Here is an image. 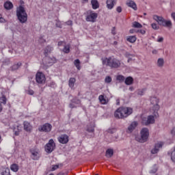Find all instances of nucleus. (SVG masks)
<instances>
[{"label":"nucleus","mask_w":175,"mask_h":175,"mask_svg":"<svg viewBox=\"0 0 175 175\" xmlns=\"http://www.w3.org/2000/svg\"><path fill=\"white\" fill-rule=\"evenodd\" d=\"M150 173H157V169L150 170Z\"/></svg>","instance_id":"nucleus-51"},{"label":"nucleus","mask_w":175,"mask_h":175,"mask_svg":"<svg viewBox=\"0 0 175 175\" xmlns=\"http://www.w3.org/2000/svg\"><path fill=\"white\" fill-rule=\"evenodd\" d=\"M116 3H117V0H107L106 1L107 8L109 10H111V9H113V8H114V5H116Z\"/></svg>","instance_id":"nucleus-15"},{"label":"nucleus","mask_w":175,"mask_h":175,"mask_svg":"<svg viewBox=\"0 0 175 175\" xmlns=\"http://www.w3.org/2000/svg\"><path fill=\"white\" fill-rule=\"evenodd\" d=\"M133 113V109L131 107H120L115 113L116 118H126L129 116Z\"/></svg>","instance_id":"nucleus-3"},{"label":"nucleus","mask_w":175,"mask_h":175,"mask_svg":"<svg viewBox=\"0 0 175 175\" xmlns=\"http://www.w3.org/2000/svg\"><path fill=\"white\" fill-rule=\"evenodd\" d=\"M113 150L112 149H107L106 151V157L107 158H111L113 157Z\"/></svg>","instance_id":"nucleus-28"},{"label":"nucleus","mask_w":175,"mask_h":175,"mask_svg":"<svg viewBox=\"0 0 175 175\" xmlns=\"http://www.w3.org/2000/svg\"><path fill=\"white\" fill-rule=\"evenodd\" d=\"M151 27L152 29H154L155 31H158V29H159V25L155 23H152Z\"/></svg>","instance_id":"nucleus-36"},{"label":"nucleus","mask_w":175,"mask_h":175,"mask_svg":"<svg viewBox=\"0 0 175 175\" xmlns=\"http://www.w3.org/2000/svg\"><path fill=\"white\" fill-rule=\"evenodd\" d=\"M150 136V131L148 128H143L140 131V136H137L135 140L139 143H146L148 140Z\"/></svg>","instance_id":"nucleus-6"},{"label":"nucleus","mask_w":175,"mask_h":175,"mask_svg":"<svg viewBox=\"0 0 175 175\" xmlns=\"http://www.w3.org/2000/svg\"><path fill=\"white\" fill-rule=\"evenodd\" d=\"M111 77H106L105 78V83H111Z\"/></svg>","instance_id":"nucleus-40"},{"label":"nucleus","mask_w":175,"mask_h":175,"mask_svg":"<svg viewBox=\"0 0 175 175\" xmlns=\"http://www.w3.org/2000/svg\"><path fill=\"white\" fill-rule=\"evenodd\" d=\"M131 33H133V30H130Z\"/></svg>","instance_id":"nucleus-60"},{"label":"nucleus","mask_w":175,"mask_h":175,"mask_svg":"<svg viewBox=\"0 0 175 175\" xmlns=\"http://www.w3.org/2000/svg\"><path fill=\"white\" fill-rule=\"evenodd\" d=\"M59 167V165H53V167H52V172H54V170H57V169H58Z\"/></svg>","instance_id":"nucleus-41"},{"label":"nucleus","mask_w":175,"mask_h":175,"mask_svg":"<svg viewBox=\"0 0 175 175\" xmlns=\"http://www.w3.org/2000/svg\"><path fill=\"white\" fill-rule=\"evenodd\" d=\"M15 135H16V136H18V135H19L18 131H16Z\"/></svg>","instance_id":"nucleus-58"},{"label":"nucleus","mask_w":175,"mask_h":175,"mask_svg":"<svg viewBox=\"0 0 175 175\" xmlns=\"http://www.w3.org/2000/svg\"><path fill=\"white\" fill-rule=\"evenodd\" d=\"M68 25H72V21H68L67 22Z\"/></svg>","instance_id":"nucleus-53"},{"label":"nucleus","mask_w":175,"mask_h":175,"mask_svg":"<svg viewBox=\"0 0 175 175\" xmlns=\"http://www.w3.org/2000/svg\"><path fill=\"white\" fill-rule=\"evenodd\" d=\"M115 132H116V129H109V130L108 131V133H111V135H112L113 133H114Z\"/></svg>","instance_id":"nucleus-44"},{"label":"nucleus","mask_w":175,"mask_h":175,"mask_svg":"<svg viewBox=\"0 0 175 175\" xmlns=\"http://www.w3.org/2000/svg\"><path fill=\"white\" fill-rule=\"evenodd\" d=\"M146 88L139 89L138 90H137V95H140L141 96H142V95H144V94H146Z\"/></svg>","instance_id":"nucleus-29"},{"label":"nucleus","mask_w":175,"mask_h":175,"mask_svg":"<svg viewBox=\"0 0 175 175\" xmlns=\"http://www.w3.org/2000/svg\"><path fill=\"white\" fill-rule=\"evenodd\" d=\"M54 50V48L51 46H47L44 49V55H47L48 54H50L51 51Z\"/></svg>","instance_id":"nucleus-21"},{"label":"nucleus","mask_w":175,"mask_h":175,"mask_svg":"<svg viewBox=\"0 0 175 175\" xmlns=\"http://www.w3.org/2000/svg\"><path fill=\"white\" fill-rule=\"evenodd\" d=\"M126 40L130 43H135V42H136V36H129L127 37Z\"/></svg>","instance_id":"nucleus-25"},{"label":"nucleus","mask_w":175,"mask_h":175,"mask_svg":"<svg viewBox=\"0 0 175 175\" xmlns=\"http://www.w3.org/2000/svg\"><path fill=\"white\" fill-rule=\"evenodd\" d=\"M45 151L48 154H51L53 150H55V142L53 139H51L45 146Z\"/></svg>","instance_id":"nucleus-8"},{"label":"nucleus","mask_w":175,"mask_h":175,"mask_svg":"<svg viewBox=\"0 0 175 175\" xmlns=\"http://www.w3.org/2000/svg\"><path fill=\"white\" fill-rule=\"evenodd\" d=\"M134 90H135V88H133V86H131V87L129 88V90H130V91H133Z\"/></svg>","instance_id":"nucleus-55"},{"label":"nucleus","mask_w":175,"mask_h":175,"mask_svg":"<svg viewBox=\"0 0 175 175\" xmlns=\"http://www.w3.org/2000/svg\"><path fill=\"white\" fill-rule=\"evenodd\" d=\"M74 64L76 66V68L78 69V70H80L81 67H80V60L79 59H77L74 62Z\"/></svg>","instance_id":"nucleus-33"},{"label":"nucleus","mask_w":175,"mask_h":175,"mask_svg":"<svg viewBox=\"0 0 175 175\" xmlns=\"http://www.w3.org/2000/svg\"><path fill=\"white\" fill-rule=\"evenodd\" d=\"M126 6L129 8H131V9H133V10H137V5H136V3L132 0H127L126 2Z\"/></svg>","instance_id":"nucleus-16"},{"label":"nucleus","mask_w":175,"mask_h":175,"mask_svg":"<svg viewBox=\"0 0 175 175\" xmlns=\"http://www.w3.org/2000/svg\"><path fill=\"white\" fill-rule=\"evenodd\" d=\"M138 123L136 121H134L133 122H131V124L129 126L128 129H127V133H132V132H133L135 131V129H136V127L137 126Z\"/></svg>","instance_id":"nucleus-14"},{"label":"nucleus","mask_w":175,"mask_h":175,"mask_svg":"<svg viewBox=\"0 0 175 175\" xmlns=\"http://www.w3.org/2000/svg\"><path fill=\"white\" fill-rule=\"evenodd\" d=\"M163 65H165V60L163 58H159L157 60V66H159V68H163Z\"/></svg>","instance_id":"nucleus-22"},{"label":"nucleus","mask_w":175,"mask_h":175,"mask_svg":"<svg viewBox=\"0 0 175 175\" xmlns=\"http://www.w3.org/2000/svg\"><path fill=\"white\" fill-rule=\"evenodd\" d=\"M116 12H118V13H121V12H122V8H121V6L117 7Z\"/></svg>","instance_id":"nucleus-42"},{"label":"nucleus","mask_w":175,"mask_h":175,"mask_svg":"<svg viewBox=\"0 0 175 175\" xmlns=\"http://www.w3.org/2000/svg\"><path fill=\"white\" fill-rule=\"evenodd\" d=\"M36 80L38 84H44L46 83V77L43 72H37Z\"/></svg>","instance_id":"nucleus-9"},{"label":"nucleus","mask_w":175,"mask_h":175,"mask_svg":"<svg viewBox=\"0 0 175 175\" xmlns=\"http://www.w3.org/2000/svg\"><path fill=\"white\" fill-rule=\"evenodd\" d=\"M150 103L151 107L150 111L152 115L142 118V124L146 126L150 125V124H155V119L157 117H159V113H158L159 109H161V106L159 105V98L157 97H151Z\"/></svg>","instance_id":"nucleus-1"},{"label":"nucleus","mask_w":175,"mask_h":175,"mask_svg":"<svg viewBox=\"0 0 175 175\" xmlns=\"http://www.w3.org/2000/svg\"><path fill=\"white\" fill-rule=\"evenodd\" d=\"M63 52L66 54H69V53H70V45H65L64 48L63 49Z\"/></svg>","instance_id":"nucleus-27"},{"label":"nucleus","mask_w":175,"mask_h":175,"mask_svg":"<svg viewBox=\"0 0 175 175\" xmlns=\"http://www.w3.org/2000/svg\"><path fill=\"white\" fill-rule=\"evenodd\" d=\"M16 16L21 24H24L28 21V14L23 5H20L16 8Z\"/></svg>","instance_id":"nucleus-4"},{"label":"nucleus","mask_w":175,"mask_h":175,"mask_svg":"<svg viewBox=\"0 0 175 175\" xmlns=\"http://www.w3.org/2000/svg\"><path fill=\"white\" fill-rule=\"evenodd\" d=\"M139 32L140 33H142V35H144V33H146V31H145V30H143V29L139 30Z\"/></svg>","instance_id":"nucleus-49"},{"label":"nucleus","mask_w":175,"mask_h":175,"mask_svg":"<svg viewBox=\"0 0 175 175\" xmlns=\"http://www.w3.org/2000/svg\"><path fill=\"white\" fill-rule=\"evenodd\" d=\"M31 154V159H33V161H38L39 158H40V151H39V149L33 148L30 150Z\"/></svg>","instance_id":"nucleus-10"},{"label":"nucleus","mask_w":175,"mask_h":175,"mask_svg":"<svg viewBox=\"0 0 175 175\" xmlns=\"http://www.w3.org/2000/svg\"><path fill=\"white\" fill-rule=\"evenodd\" d=\"M3 109L2 104L0 103V113L2 111Z\"/></svg>","instance_id":"nucleus-54"},{"label":"nucleus","mask_w":175,"mask_h":175,"mask_svg":"<svg viewBox=\"0 0 175 175\" xmlns=\"http://www.w3.org/2000/svg\"><path fill=\"white\" fill-rule=\"evenodd\" d=\"M23 126L25 131H26L27 132H31V131H32V126H31V124H29V122H24Z\"/></svg>","instance_id":"nucleus-17"},{"label":"nucleus","mask_w":175,"mask_h":175,"mask_svg":"<svg viewBox=\"0 0 175 175\" xmlns=\"http://www.w3.org/2000/svg\"><path fill=\"white\" fill-rule=\"evenodd\" d=\"M70 107L71 109H73V108L75 107V106H73V104H70Z\"/></svg>","instance_id":"nucleus-56"},{"label":"nucleus","mask_w":175,"mask_h":175,"mask_svg":"<svg viewBox=\"0 0 175 175\" xmlns=\"http://www.w3.org/2000/svg\"><path fill=\"white\" fill-rule=\"evenodd\" d=\"M0 23H6V20H5L3 17H2V15H0Z\"/></svg>","instance_id":"nucleus-43"},{"label":"nucleus","mask_w":175,"mask_h":175,"mask_svg":"<svg viewBox=\"0 0 175 175\" xmlns=\"http://www.w3.org/2000/svg\"><path fill=\"white\" fill-rule=\"evenodd\" d=\"M99 101L102 105H106L107 103V99L105 98L104 95H100L98 97Z\"/></svg>","instance_id":"nucleus-23"},{"label":"nucleus","mask_w":175,"mask_h":175,"mask_svg":"<svg viewBox=\"0 0 175 175\" xmlns=\"http://www.w3.org/2000/svg\"><path fill=\"white\" fill-rule=\"evenodd\" d=\"M91 5L94 10H96V9H99V2L98 1V0H92Z\"/></svg>","instance_id":"nucleus-19"},{"label":"nucleus","mask_w":175,"mask_h":175,"mask_svg":"<svg viewBox=\"0 0 175 175\" xmlns=\"http://www.w3.org/2000/svg\"><path fill=\"white\" fill-rule=\"evenodd\" d=\"M59 143L61 144H66L69 142V136L66 134H64L57 137Z\"/></svg>","instance_id":"nucleus-13"},{"label":"nucleus","mask_w":175,"mask_h":175,"mask_svg":"<svg viewBox=\"0 0 175 175\" xmlns=\"http://www.w3.org/2000/svg\"><path fill=\"white\" fill-rule=\"evenodd\" d=\"M170 133H171L173 139H175V126L172 129Z\"/></svg>","instance_id":"nucleus-39"},{"label":"nucleus","mask_w":175,"mask_h":175,"mask_svg":"<svg viewBox=\"0 0 175 175\" xmlns=\"http://www.w3.org/2000/svg\"><path fill=\"white\" fill-rule=\"evenodd\" d=\"M25 92L26 94H27L28 95H33V94H35V92H33V90H32L31 88H28L27 89H25Z\"/></svg>","instance_id":"nucleus-37"},{"label":"nucleus","mask_w":175,"mask_h":175,"mask_svg":"<svg viewBox=\"0 0 175 175\" xmlns=\"http://www.w3.org/2000/svg\"><path fill=\"white\" fill-rule=\"evenodd\" d=\"M95 126H94V124H92L91 126H88L87 129V131L90 132V133H93L94 132L95 129H94Z\"/></svg>","instance_id":"nucleus-34"},{"label":"nucleus","mask_w":175,"mask_h":175,"mask_svg":"<svg viewBox=\"0 0 175 175\" xmlns=\"http://www.w3.org/2000/svg\"><path fill=\"white\" fill-rule=\"evenodd\" d=\"M64 44H65V42H64V41H59L58 42L59 47H61V46H64Z\"/></svg>","instance_id":"nucleus-45"},{"label":"nucleus","mask_w":175,"mask_h":175,"mask_svg":"<svg viewBox=\"0 0 175 175\" xmlns=\"http://www.w3.org/2000/svg\"><path fill=\"white\" fill-rule=\"evenodd\" d=\"M53 126L49 123H46L38 129L40 132H51Z\"/></svg>","instance_id":"nucleus-12"},{"label":"nucleus","mask_w":175,"mask_h":175,"mask_svg":"<svg viewBox=\"0 0 175 175\" xmlns=\"http://www.w3.org/2000/svg\"><path fill=\"white\" fill-rule=\"evenodd\" d=\"M75 83H76V79L75 78H70L68 85L70 88H73L75 87Z\"/></svg>","instance_id":"nucleus-24"},{"label":"nucleus","mask_w":175,"mask_h":175,"mask_svg":"<svg viewBox=\"0 0 175 175\" xmlns=\"http://www.w3.org/2000/svg\"><path fill=\"white\" fill-rule=\"evenodd\" d=\"M157 42H159V43H161V42H163V37H159L157 39Z\"/></svg>","instance_id":"nucleus-46"},{"label":"nucleus","mask_w":175,"mask_h":175,"mask_svg":"<svg viewBox=\"0 0 175 175\" xmlns=\"http://www.w3.org/2000/svg\"><path fill=\"white\" fill-rule=\"evenodd\" d=\"M126 57L129 58V57H131V54H129V53H126Z\"/></svg>","instance_id":"nucleus-52"},{"label":"nucleus","mask_w":175,"mask_h":175,"mask_svg":"<svg viewBox=\"0 0 175 175\" xmlns=\"http://www.w3.org/2000/svg\"><path fill=\"white\" fill-rule=\"evenodd\" d=\"M57 175H64V174H62V173H59Z\"/></svg>","instance_id":"nucleus-62"},{"label":"nucleus","mask_w":175,"mask_h":175,"mask_svg":"<svg viewBox=\"0 0 175 175\" xmlns=\"http://www.w3.org/2000/svg\"><path fill=\"white\" fill-rule=\"evenodd\" d=\"M83 2H88V0H83Z\"/></svg>","instance_id":"nucleus-61"},{"label":"nucleus","mask_w":175,"mask_h":175,"mask_svg":"<svg viewBox=\"0 0 175 175\" xmlns=\"http://www.w3.org/2000/svg\"><path fill=\"white\" fill-rule=\"evenodd\" d=\"M153 20L156 21L159 25L162 27H167L168 28H172V21L166 20L163 17L158 16V15H153L152 16Z\"/></svg>","instance_id":"nucleus-5"},{"label":"nucleus","mask_w":175,"mask_h":175,"mask_svg":"<svg viewBox=\"0 0 175 175\" xmlns=\"http://www.w3.org/2000/svg\"><path fill=\"white\" fill-rule=\"evenodd\" d=\"M46 42V40H44L43 38L40 39V43H44Z\"/></svg>","instance_id":"nucleus-50"},{"label":"nucleus","mask_w":175,"mask_h":175,"mask_svg":"<svg viewBox=\"0 0 175 175\" xmlns=\"http://www.w3.org/2000/svg\"><path fill=\"white\" fill-rule=\"evenodd\" d=\"M72 102L73 103H77V105H80V100H77L76 101V100L73 99Z\"/></svg>","instance_id":"nucleus-47"},{"label":"nucleus","mask_w":175,"mask_h":175,"mask_svg":"<svg viewBox=\"0 0 175 175\" xmlns=\"http://www.w3.org/2000/svg\"><path fill=\"white\" fill-rule=\"evenodd\" d=\"M163 144H164L163 142H159L157 144H155L154 148L153 149H152V150H151V153L152 154H158V152H159V150H161V148H162Z\"/></svg>","instance_id":"nucleus-11"},{"label":"nucleus","mask_w":175,"mask_h":175,"mask_svg":"<svg viewBox=\"0 0 175 175\" xmlns=\"http://www.w3.org/2000/svg\"><path fill=\"white\" fill-rule=\"evenodd\" d=\"M6 102H8V99L5 95H3L1 97H0L1 105H6Z\"/></svg>","instance_id":"nucleus-31"},{"label":"nucleus","mask_w":175,"mask_h":175,"mask_svg":"<svg viewBox=\"0 0 175 175\" xmlns=\"http://www.w3.org/2000/svg\"><path fill=\"white\" fill-rule=\"evenodd\" d=\"M10 169L12 172H18V165L16 163L12 164L10 166Z\"/></svg>","instance_id":"nucleus-26"},{"label":"nucleus","mask_w":175,"mask_h":175,"mask_svg":"<svg viewBox=\"0 0 175 175\" xmlns=\"http://www.w3.org/2000/svg\"><path fill=\"white\" fill-rule=\"evenodd\" d=\"M21 65H22L21 62H18L17 64H15L12 66V70H17V69L20 68V66H21Z\"/></svg>","instance_id":"nucleus-32"},{"label":"nucleus","mask_w":175,"mask_h":175,"mask_svg":"<svg viewBox=\"0 0 175 175\" xmlns=\"http://www.w3.org/2000/svg\"><path fill=\"white\" fill-rule=\"evenodd\" d=\"M1 175H10V170L5 169L4 171L1 172Z\"/></svg>","instance_id":"nucleus-38"},{"label":"nucleus","mask_w":175,"mask_h":175,"mask_svg":"<svg viewBox=\"0 0 175 175\" xmlns=\"http://www.w3.org/2000/svg\"><path fill=\"white\" fill-rule=\"evenodd\" d=\"M96 18H98V13L94 11H88L86 16V21L90 23H96Z\"/></svg>","instance_id":"nucleus-7"},{"label":"nucleus","mask_w":175,"mask_h":175,"mask_svg":"<svg viewBox=\"0 0 175 175\" xmlns=\"http://www.w3.org/2000/svg\"><path fill=\"white\" fill-rule=\"evenodd\" d=\"M4 8L6 10H10L13 9V3L10 1H7L4 3Z\"/></svg>","instance_id":"nucleus-18"},{"label":"nucleus","mask_w":175,"mask_h":175,"mask_svg":"<svg viewBox=\"0 0 175 175\" xmlns=\"http://www.w3.org/2000/svg\"><path fill=\"white\" fill-rule=\"evenodd\" d=\"M113 44H117V41H115V42H113Z\"/></svg>","instance_id":"nucleus-63"},{"label":"nucleus","mask_w":175,"mask_h":175,"mask_svg":"<svg viewBox=\"0 0 175 175\" xmlns=\"http://www.w3.org/2000/svg\"><path fill=\"white\" fill-rule=\"evenodd\" d=\"M111 33L113 35H116V27H113V29L111 30Z\"/></svg>","instance_id":"nucleus-48"},{"label":"nucleus","mask_w":175,"mask_h":175,"mask_svg":"<svg viewBox=\"0 0 175 175\" xmlns=\"http://www.w3.org/2000/svg\"><path fill=\"white\" fill-rule=\"evenodd\" d=\"M131 58H129V59H128V62H129V61H131Z\"/></svg>","instance_id":"nucleus-64"},{"label":"nucleus","mask_w":175,"mask_h":175,"mask_svg":"<svg viewBox=\"0 0 175 175\" xmlns=\"http://www.w3.org/2000/svg\"><path fill=\"white\" fill-rule=\"evenodd\" d=\"M116 105H120V100H116Z\"/></svg>","instance_id":"nucleus-57"},{"label":"nucleus","mask_w":175,"mask_h":175,"mask_svg":"<svg viewBox=\"0 0 175 175\" xmlns=\"http://www.w3.org/2000/svg\"><path fill=\"white\" fill-rule=\"evenodd\" d=\"M116 80L119 81V83H123V81H125V77L119 75L116 77Z\"/></svg>","instance_id":"nucleus-30"},{"label":"nucleus","mask_w":175,"mask_h":175,"mask_svg":"<svg viewBox=\"0 0 175 175\" xmlns=\"http://www.w3.org/2000/svg\"><path fill=\"white\" fill-rule=\"evenodd\" d=\"M103 64L109 66L112 69H117L121 66V61L114 57H106L102 59Z\"/></svg>","instance_id":"nucleus-2"},{"label":"nucleus","mask_w":175,"mask_h":175,"mask_svg":"<svg viewBox=\"0 0 175 175\" xmlns=\"http://www.w3.org/2000/svg\"><path fill=\"white\" fill-rule=\"evenodd\" d=\"M152 53H153V54H157V51H156V50L153 51H152Z\"/></svg>","instance_id":"nucleus-59"},{"label":"nucleus","mask_w":175,"mask_h":175,"mask_svg":"<svg viewBox=\"0 0 175 175\" xmlns=\"http://www.w3.org/2000/svg\"><path fill=\"white\" fill-rule=\"evenodd\" d=\"M124 83L126 85H131V84H133V78L132 77L124 78Z\"/></svg>","instance_id":"nucleus-20"},{"label":"nucleus","mask_w":175,"mask_h":175,"mask_svg":"<svg viewBox=\"0 0 175 175\" xmlns=\"http://www.w3.org/2000/svg\"><path fill=\"white\" fill-rule=\"evenodd\" d=\"M133 28H142L143 25H142V24L139 23V22H133Z\"/></svg>","instance_id":"nucleus-35"}]
</instances>
